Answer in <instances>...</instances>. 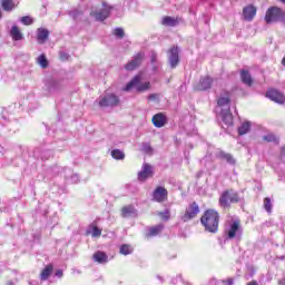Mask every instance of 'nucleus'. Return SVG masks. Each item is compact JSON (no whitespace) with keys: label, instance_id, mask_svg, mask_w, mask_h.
Segmentation results:
<instances>
[{"label":"nucleus","instance_id":"39448f33","mask_svg":"<svg viewBox=\"0 0 285 285\" xmlns=\"http://www.w3.org/2000/svg\"><path fill=\"white\" fill-rule=\"evenodd\" d=\"M282 12H283V9L277 6L269 7L265 13L266 23L279 22L282 19Z\"/></svg>","mask_w":285,"mask_h":285},{"label":"nucleus","instance_id":"1a4fd4ad","mask_svg":"<svg viewBox=\"0 0 285 285\" xmlns=\"http://www.w3.org/2000/svg\"><path fill=\"white\" fill-rule=\"evenodd\" d=\"M154 175L155 171L153 170V166L145 163L142 164L141 170L138 173V181H147V179H150Z\"/></svg>","mask_w":285,"mask_h":285},{"label":"nucleus","instance_id":"4468645a","mask_svg":"<svg viewBox=\"0 0 285 285\" xmlns=\"http://www.w3.org/2000/svg\"><path fill=\"white\" fill-rule=\"evenodd\" d=\"M213 88V78L209 76L200 78L198 85L196 86V90L204 91Z\"/></svg>","mask_w":285,"mask_h":285},{"label":"nucleus","instance_id":"603ef678","mask_svg":"<svg viewBox=\"0 0 285 285\" xmlns=\"http://www.w3.org/2000/svg\"><path fill=\"white\" fill-rule=\"evenodd\" d=\"M278 285H285V278L278 281Z\"/></svg>","mask_w":285,"mask_h":285},{"label":"nucleus","instance_id":"864d4df0","mask_svg":"<svg viewBox=\"0 0 285 285\" xmlns=\"http://www.w3.org/2000/svg\"><path fill=\"white\" fill-rule=\"evenodd\" d=\"M7 285H14L12 281L8 282Z\"/></svg>","mask_w":285,"mask_h":285},{"label":"nucleus","instance_id":"8fccbe9b","mask_svg":"<svg viewBox=\"0 0 285 285\" xmlns=\"http://www.w3.org/2000/svg\"><path fill=\"white\" fill-rule=\"evenodd\" d=\"M56 277H63V271L58 269V271L56 272Z\"/></svg>","mask_w":285,"mask_h":285},{"label":"nucleus","instance_id":"c756f323","mask_svg":"<svg viewBox=\"0 0 285 285\" xmlns=\"http://www.w3.org/2000/svg\"><path fill=\"white\" fill-rule=\"evenodd\" d=\"M263 141H267L268 144H279V138L274 134H267L263 136Z\"/></svg>","mask_w":285,"mask_h":285},{"label":"nucleus","instance_id":"f03ea898","mask_svg":"<svg viewBox=\"0 0 285 285\" xmlns=\"http://www.w3.org/2000/svg\"><path fill=\"white\" fill-rule=\"evenodd\" d=\"M239 193L235 191V189H226L222 193L218 199V204L220 208L224 210L230 208V204H239Z\"/></svg>","mask_w":285,"mask_h":285},{"label":"nucleus","instance_id":"de8ad7c7","mask_svg":"<svg viewBox=\"0 0 285 285\" xmlns=\"http://www.w3.org/2000/svg\"><path fill=\"white\" fill-rule=\"evenodd\" d=\"M234 283H235V279H233V278H227V279L223 281L224 285H233Z\"/></svg>","mask_w":285,"mask_h":285},{"label":"nucleus","instance_id":"dca6fc26","mask_svg":"<svg viewBox=\"0 0 285 285\" xmlns=\"http://www.w3.org/2000/svg\"><path fill=\"white\" fill-rule=\"evenodd\" d=\"M161 26H166L167 28H175L177 23H179V19L170 16H165L160 20Z\"/></svg>","mask_w":285,"mask_h":285},{"label":"nucleus","instance_id":"393cba45","mask_svg":"<svg viewBox=\"0 0 285 285\" xmlns=\"http://www.w3.org/2000/svg\"><path fill=\"white\" fill-rule=\"evenodd\" d=\"M87 235H91V237H101V228L97 227L95 223H92L87 228Z\"/></svg>","mask_w":285,"mask_h":285},{"label":"nucleus","instance_id":"7c9ffc66","mask_svg":"<svg viewBox=\"0 0 285 285\" xmlns=\"http://www.w3.org/2000/svg\"><path fill=\"white\" fill-rule=\"evenodd\" d=\"M23 42V37H10L9 43L14 46L16 48H20L21 43Z\"/></svg>","mask_w":285,"mask_h":285},{"label":"nucleus","instance_id":"5fc2aeb1","mask_svg":"<svg viewBox=\"0 0 285 285\" xmlns=\"http://www.w3.org/2000/svg\"><path fill=\"white\" fill-rule=\"evenodd\" d=\"M278 1H281V3H285V0H278Z\"/></svg>","mask_w":285,"mask_h":285},{"label":"nucleus","instance_id":"2eb2a0df","mask_svg":"<svg viewBox=\"0 0 285 285\" xmlns=\"http://www.w3.org/2000/svg\"><path fill=\"white\" fill-rule=\"evenodd\" d=\"M169 63L171 68H177L179 63V48L174 47L169 50Z\"/></svg>","mask_w":285,"mask_h":285},{"label":"nucleus","instance_id":"a878e982","mask_svg":"<svg viewBox=\"0 0 285 285\" xmlns=\"http://www.w3.org/2000/svg\"><path fill=\"white\" fill-rule=\"evenodd\" d=\"M252 126H253V125L250 124V121H245V122H243V124L238 127V129H237L239 137H244V135H248V132H250V127H252Z\"/></svg>","mask_w":285,"mask_h":285},{"label":"nucleus","instance_id":"c9c22d12","mask_svg":"<svg viewBox=\"0 0 285 285\" xmlns=\"http://www.w3.org/2000/svg\"><path fill=\"white\" fill-rule=\"evenodd\" d=\"M264 208L267 213H272L273 210V204L271 203V198L265 197L264 198Z\"/></svg>","mask_w":285,"mask_h":285},{"label":"nucleus","instance_id":"37998d69","mask_svg":"<svg viewBox=\"0 0 285 285\" xmlns=\"http://www.w3.org/2000/svg\"><path fill=\"white\" fill-rule=\"evenodd\" d=\"M59 59H60V61H68V59H70V55L66 51H60Z\"/></svg>","mask_w":285,"mask_h":285},{"label":"nucleus","instance_id":"5701e85b","mask_svg":"<svg viewBox=\"0 0 285 285\" xmlns=\"http://www.w3.org/2000/svg\"><path fill=\"white\" fill-rule=\"evenodd\" d=\"M94 261H96L98 264H108V254L98 250L94 254Z\"/></svg>","mask_w":285,"mask_h":285},{"label":"nucleus","instance_id":"79ce46f5","mask_svg":"<svg viewBox=\"0 0 285 285\" xmlns=\"http://www.w3.org/2000/svg\"><path fill=\"white\" fill-rule=\"evenodd\" d=\"M11 37H21V30H19V27L13 26L11 28Z\"/></svg>","mask_w":285,"mask_h":285},{"label":"nucleus","instance_id":"6ab92c4d","mask_svg":"<svg viewBox=\"0 0 285 285\" xmlns=\"http://www.w3.org/2000/svg\"><path fill=\"white\" fill-rule=\"evenodd\" d=\"M151 121L156 128H164L166 126V116L164 114H156Z\"/></svg>","mask_w":285,"mask_h":285},{"label":"nucleus","instance_id":"58836bf2","mask_svg":"<svg viewBox=\"0 0 285 285\" xmlns=\"http://www.w3.org/2000/svg\"><path fill=\"white\" fill-rule=\"evenodd\" d=\"M141 150H142V153H146L147 155L153 154V147H150V144H148V142L142 144Z\"/></svg>","mask_w":285,"mask_h":285},{"label":"nucleus","instance_id":"412c9836","mask_svg":"<svg viewBox=\"0 0 285 285\" xmlns=\"http://www.w3.org/2000/svg\"><path fill=\"white\" fill-rule=\"evenodd\" d=\"M218 159H223V160L227 161V164H230V166H235V164H237V160H235V157H233L232 154H228L224 150H220L218 153Z\"/></svg>","mask_w":285,"mask_h":285},{"label":"nucleus","instance_id":"20e7f679","mask_svg":"<svg viewBox=\"0 0 285 285\" xmlns=\"http://www.w3.org/2000/svg\"><path fill=\"white\" fill-rule=\"evenodd\" d=\"M96 104L100 108H115V106H119V96L115 94H107L105 96H100L97 100Z\"/></svg>","mask_w":285,"mask_h":285},{"label":"nucleus","instance_id":"4c0bfd02","mask_svg":"<svg viewBox=\"0 0 285 285\" xmlns=\"http://www.w3.org/2000/svg\"><path fill=\"white\" fill-rule=\"evenodd\" d=\"M112 35L114 37H124L126 35V31H124V28L118 27L114 29Z\"/></svg>","mask_w":285,"mask_h":285},{"label":"nucleus","instance_id":"cd10ccee","mask_svg":"<svg viewBox=\"0 0 285 285\" xmlns=\"http://www.w3.org/2000/svg\"><path fill=\"white\" fill-rule=\"evenodd\" d=\"M53 267L51 264L47 265L42 272L40 273V279L41 282H46L50 275H52Z\"/></svg>","mask_w":285,"mask_h":285},{"label":"nucleus","instance_id":"9d476101","mask_svg":"<svg viewBox=\"0 0 285 285\" xmlns=\"http://www.w3.org/2000/svg\"><path fill=\"white\" fill-rule=\"evenodd\" d=\"M257 14V7L253 4H248L243 8V18L245 21H253Z\"/></svg>","mask_w":285,"mask_h":285},{"label":"nucleus","instance_id":"aec40b11","mask_svg":"<svg viewBox=\"0 0 285 285\" xmlns=\"http://www.w3.org/2000/svg\"><path fill=\"white\" fill-rule=\"evenodd\" d=\"M224 96L217 98V106L224 108V106H230V91L224 90Z\"/></svg>","mask_w":285,"mask_h":285},{"label":"nucleus","instance_id":"4be33fe9","mask_svg":"<svg viewBox=\"0 0 285 285\" xmlns=\"http://www.w3.org/2000/svg\"><path fill=\"white\" fill-rule=\"evenodd\" d=\"M240 79L245 86H248L249 88L253 86V76H250L248 70H240Z\"/></svg>","mask_w":285,"mask_h":285},{"label":"nucleus","instance_id":"f704fd0d","mask_svg":"<svg viewBox=\"0 0 285 285\" xmlns=\"http://www.w3.org/2000/svg\"><path fill=\"white\" fill-rule=\"evenodd\" d=\"M37 63H39V66L41 68H48V58H46V56L43 53H41L38 58H37Z\"/></svg>","mask_w":285,"mask_h":285},{"label":"nucleus","instance_id":"49530a36","mask_svg":"<svg viewBox=\"0 0 285 285\" xmlns=\"http://www.w3.org/2000/svg\"><path fill=\"white\" fill-rule=\"evenodd\" d=\"M48 37H38L37 42L40 45L47 43Z\"/></svg>","mask_w":285,"mask_h":285},{"label":"nucleus","instance_id":"a211bd4d","mask_svg":"<svg viewBox=\"0 0 285 285\" xmlns=\"http://www.w3.org/2000/svg\"><path fill=\"white\" fill-rule=\"evenodd\" d=\"M63 177L69 184H78L79 175L72 174L71 169H63Z\"/></svg>","mask_w":285,"mask_h":285},{"label":"nucleus","instance_id":"72a5a7b5","mask_svg":"<svg viewBox=\"0 0 285 285\" xmlns=\"http://www.w3.org/2000/svg\"><path fill=\"white\" fill-rule=\"evenodd\" d=\"M49 90L51 92H57V90H61V81L52 80L49 85Z\"/></svg>","mask_w":285,"mask_h":285},{"label":"nucleus","instance_id":"473e14b6","mask_svg":"<svg viewBox=\"0 0 285 285\" xmlns=\"http://www.w3.org/2000/svg\"><path fill=\"white\" fill-rule=\"evenodd\" d=\"M132 246L124 244L120 246V255H132Z\"/></svg>","mask_w":285,"mask_h":285},{"label":"nucleus","instance_id":"b1692460","mask_svg":"<svg viewBox=\"0 0 285 285\" xmlns=\"http://www.w3.org/2000/svg\"><path fill=\"white\" fill-rule=\"evenodd\" d=\"M122 217H137V209L135 206L129 205L121 209Z\"/></svg>","mask_w":285,"mask_h":285},{"label":"nucleus","instance_id":"a18cd8bd","mask_svg":"<svg viewBox=\"0 0 285 285\" xmlns=\"http://www.w3.org/2000/svg\"><path fill=\"white\" fill-rule=\"evenodd\" d=\"M150 61H151V63L157 62V52H155V51L150 52Z\"/></svg>","mask_w":285,"mask_h":285},{"label":"nucleus","instance_id":"09e8293b","mask_svg":"<svg viewBox=\"0 0 285 285\" xmlns=\"http://www.w3.org/2000/svg\"><path fill=\"white\" fill-rule=\"evenodd\" d=\"M281 23H284L285 26V10H283L281 13Z\"/></svg>","mask_w":285,"mask_h":285},{"label":"nucleus","instance_id":"423d86ee","mask_svg":"<svg viewBox=\"0 0 285 285\" xmlns=\"http://www.w3.org/2000/svg\"><path fill=\"white\" fill-rule=\"evenodd\" d=\"M199 213V204H197V202H193L186 207L185 213L181 216V222H190L191 219H195V217H197Z\"/></svg>","mask_w":285,"mask_h":285},{"label":"nucleus","instance_id":"f257e3e1","mask_svg":"<svg viewBox=\"0 0 285 285\" xmlns=\"http://www.w3.org/2000/svg\"><path fill=\"white\" fill-rule=\"evenodd\" d=\"M200 224L207 233H217L219 230V213L215 209H207L200 217Z\"/></svg>","mask_w":285,"mask_h":285},{"label":"nucleus","instance_id":"c85d7f7f","mask_svg":"<svg viewBox=\"0 0 285 285\" xmlns=\"http://www.w3.org/2000/svg\"><path fill=\"white\" fill-rule=\"evenodd\" d=\"M1 4H2V9L6 12H12V10H14V8L17 7L14 4V1H12V0H2Z\"/></svg>","mask_w":285,"mask_h":285},{"label":"nucleus","instance_id":"6e6552de","mask_svg":"<svg viewBox=\"0 0 285 285\" xmlns=\"http://www.w3.org/2000/svg\"><path fill=\"white\" fill-rule=\"evenodd\" d=\"M153 202H157V204H164V202H168V189L158 186L156 189L153 191Z\"/></svg>","mask_w":285,"mask_h":285},{"label":"nucleus","instance_id":"0eeeda50","mask_svg":"<svg viewBox=\"0 0 285 285\" xmlns=\"http://www.w3.org/2000/svg\"><path fill=\"white\" fill-rule=\"evenodd\" d=\"M265 97L271 101H274V104H279L281 106H284L285 104L284 92L279 91V89H276V88L267 89Z\"/></svg>","mask_w":285,"mask_h":285},{"label":"nucleus","instance_id":"7ed1b4c3","mask_svg":"<svg viewBox=\"0 0 285 285\" xmlns=\"http://www.w3.org/2000/svg\"><path fill=\"white\" fill-rule=\"evenodd\" d=\"M141 75L135 76L127 85L124 87L122 90L125 92H129V90H132L135 88L137 92H146V90H150V82H141Z\"/></svg>","mask_w":285,"mask_h":285},{"label":"nucleus","instance_id":"c03bdc74","mask_svg":"<svg viewBox=\"0 0 285 285\" xmlns=\"http://www.w3.org/2000/svg\"><path fill=\"white\" fill-rule=\"evenodd\" d=\"M147 99H148L149 101H157V99H159V95H157V94H151V95H149V96L147 97Z\"/></svg>","mask_w":285,"mask_h":285},{"label":"nucleus","instance_id":"2f4dec72","mask_svg":"<svg viewBox=\"0 0 285 285\" xmlns=\"http://www.w3.org/2000/svg\"><path fill=\"white\" fill-rule=\"evenodd\" d=\"M111 157L114 159L121 160V159L126 158V154H124V151L121 149H114V150H111Z\"/></svg>","mask_w":285,"mask_h":285},{"label":"nucleus","instance_id":"ddd939ff","mask_svg":"<svg viewBox=\"0 0 285 285\" xmlns=\"http://www.w3.org/2000/svg\"><path fill=\"white\" fill-rule=\"evenodd\" d=\"M242 230V222L240 220H234L232 225L229 226V230L227 232L228 239H235L237 237V233Z\"/></svg>","mask_w":285,"mask_h":285},{"label":"nucleus","instance_id":"f8f14e48","mask_svg":"<svg viewBox=\"0 0 285 285\" xmlns=\"http://www.w3.org/2000/svg\"><path fill=\"white\" fill-rule=\"evenodd\" d=\"M144 56L145 53L144 52H138L134 59L131 61H129L126 66H125V69L126 70H135V68H138V66L141 65V61H144Z\"/></svg>","mask_w":285,"mask_h":285},{"label":"nucleus","instance_id":"f3484780","mask_svg":"<svg viewBox=\"0 0 285 285\" xmlns=\"http://www.w3.org/2000/svg\"><path fill=\"white\" fill-rule=\"evenodd\" d=\"M91 17H95L96 21H106L110 17V9L105 8L99 12H91Z\"/></svg>","mask_w":285,"mask_h":285},{"label":"nucleus","instance_id":"9b49d317","mask_svg":"<svg viewBox=\"0 0 285 285\" xmlns=\"http://www.w3.org/2000/svg\"><path fill=\"white\" fill-rule=\"evenodd\" d=\"M220 117H222L223 124H225V126H227V128H230V126H233L234 117H233V112H230L229 106L226 109H223L220 111Z\"/></svg>","mask_w":285,"mask_h":285},{"label":"nucleus","instance_id":"ea45409f","mask_svg":"<svg viewBox=\"0 0 285 285\" xmlns=\"http://www.w3.org/2000/svg\"><path fill=\"white\" fill-rule=\"evenodd\" d=\"M50 36V31L46 28H39L38 29V33L37 37H49Z\"/></svg>","mask_w":285,"mask_h":285},{"label":"nucleus","instance_id":"bb28decb","mask_svg":"<svg viewBox=\"0 0 285 285\" xmlns=\"http://www.w3.org/2000/svg\"><path fill=\"white\" fill-rule=\"evenodd\" d=\"M161 230H164V224H158L154 227H150L148 229L147 237H157Z\"/></svg>","mask_w":285,"mask_h":285},{"label":"nucleus","instance_id":"a19ab883","mask_svg":"<svg viewBox=\"0 0 285 285\" xmlns=\"http://www.w3.org/2000/svg\"><path fill=\"white\" fill-rule=\"evenodd\" d=\"M23 26H32V18L30 16H24L20 19Z\"/></svg>","mask_w":285,"mask_h":285},{"label":"nucleus","instance_id":"3c124183","mask_svg":"<svg viewBox=\"0 0 285 285\" xmlns=\"http://www.w3.org/2000/svg\"><path fill=\"white\" fill-rule=\"evenodd\" d=\"M157 279H159L160 284H164V277L157 276Z\"/></svg>","mask_w":285,"mask_h":285},{"label":"nucleus","instance_id":"e433bc0d","mask_svg":"<svg viewBox=\"0 0 285 285\" xmlns=\"http://www.w3.org/2000/svg\"><path fill=\"white\" fill-rule=\"evenodd\" d=\"M158 215L164 222H168V219H170V210L168 209H166L165 212H159Z\"/></svg>","mask_w":285,"mask_h":285}]
</instances>
